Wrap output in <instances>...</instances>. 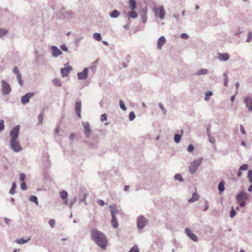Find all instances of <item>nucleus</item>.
Segmentation results:
<instances>
[{
    "mask_svg": "<svg viewBox=\"0 0 252 252\" xmlns=\"http://www.w3.org/2000/svg\"><path fill=\"white\" fill-rule=\"evenodd\" d=\"M236 214V211L234 210V208L233 207H231V210L230 212V217L231 218H234Z\"/></svg>",
    "mask_w": 252,
    "mask_h": 252,
    "instance_id": "ea45409f",
    "label": "nucleus"
},
{
    "mask_svg": "<svg viewBox=\"0 0 252 252\" xmlns=\"http://www.w3.org/2000/svg\"><path fill=\"white\" fill-rule=\"evenodd\" d=\"M244 102L246 107L248 108L249 111H252V97L250 96L244 98Z\"/></svg>",
    "mask_w": 252,
    "mask_h": 252,
    "instance_id": "2eb2a0df",
    "label": "nucleus"
},
{
    "mask_svg": "<svg viewBox=\"0 0 252 252\" xmlns=\"http://www.w3.org/2000/svg\"><path fill=\"white\" fill-rule=\"evenodd\" d=\"M25 174L24 173L20 174L19 178L21 181H24L25 180Z\"/></svg>",
    "mask_w": 252,
    "mask_h": 252,
    "instance_id": "e2e57ef3",
    "label": "nucleus"
},
{
    "mask_svg": "<svg viewBox=\"0 0 252 252\" xmlns=\"http://www.w3.org/2000/svg\"><path fill=\"white\" fill-rule=\"evenodd\" d=\"M82 125L84 128V133L86 138H89L91 134V130L90 128V124L88 122H83Z\"/></svg>",
    "mask_w": 252,
    "mask_h": 252,
    "instance_id": "9b49d317",
    "label": "nucleus"
},
{
    "mask_svg": "<svg viewBox=\"0 0 252 252\" xmlns=\"http://www.w3.org/2000/svg\"><path fill=\"white\" fill-rule=\"evenodd\" d=\"M185 232L188 237H189L193 241L196 242L198 241V238L197 236L195 234L192 233L191 230L189 228H186Z\"/></svg>",
    "mask_w": 252,
    "mask_h": 252,
    "instance_id": "ddd939ff",
    "label": "nucleus"
},
{
    "mask_svg": "<svg viewBox=\"0 0 252 252\" xmlns=\"http://www.w3.org/2000/svg\"><path fill=\"white\" fill-rule=\"evenodd\" d=\"M16 184L15 182H13L12 183V186H11V188L9 192V193L11 194V195H13L15 193L16 191H15V189L16 188Z\"/></svg>",
    "mask_w": 252,
    "mask_h": 252,
    "instance_id": "c756f323",
    "label": "nucleus"
},
{
    "mask_svg": "<svg viewBox=\"0 0 252 252\" xmlns=\"http://www.w3.org/2000/svg\"><path fill=\"white\" fill-rule=\"evenodd\" d=\"M85 143H87L88 145V146H89L90 148H91V149H95L98 147L97 146V142H95L94 143H93V142H90L86 141Z\"/></svg>",
    "mask_w": 252,
    "mask_h": 252,
    "instance_id": "bb28decb",
    "label": "nucleus"
},
{
    "mask_svg": "<svg viewBox=\"0 0 252 252\" xmlns=\"http://www.w3.org/2000/svg\"><path fill=\"white\" fill-rule=\"evenodd\" d=\"M248 165L246 164H244L240 167L239 169H240L241 171H245L247 170L248 169Z\"/></svg>",
    "mask_w": 252,
    "mask_h": 252,
    "instance_id": "603ef678",
    "label": "nucleus"
},
{
    "mask_svg": "<svg viewBox=\"0 0 252 252\" xmlns=\"http://www.w3.org/2000/svg\"><path fill=\"white\" fill-rule=\"evenodd\" d=\"M252 40V32H249L248 34V37L246 39V41L248 42H250Z\"/></svg>",
    "mask_w": 252,
    "mask_h": 252,
    "instance_id": "8fccbe9b",
    "label": "nucleus"
},
{
    "mask_svg": "<svg viewBox=\"0 0 252 252\" xmlns=\"http://www.w3.org/2000/svg\"><path fill=\"white\" fill-rule=\"evenodd\" d=\"M74 13L72 11H65L63 14V17L64 19H69L73 17Z\"/></svg>",
    "mask_w": 252,
    "mask_h": 252,
    "instance_id": "412c9836",
    "label": "nucleus"
},
{
    "mask_svg": "<svg viewBox=\"0 0 252 252\" xmlns=\"http://www.w3.org/2000/svg\"><path fill=\"white\" fill-rule=\"evenodd\" d=\"M208 73V70L207 69H201L198 70L194 73L195 75L200 76L202 75H205Z\"/></svg>",
    "mask_w": 252,
    "mask_h": 252,
    "instance_id": "5701e85b",
    "label": "nucleus"
},
{
    "mask_svg": "<svg viewBox=\"0 0 252 252\" xmlns=\"http://www.w3.org/2000/svg\"><path fill=\"white\" fill-rule=\"evenodd\" d=\"M34 94V93L33 92H29L26 93L25 95L22 96L21 97V102L23 104H26L28 103L30 98L32 97Z\"/></svg>",
    "mask_w": 252,
    "mask_h": 252,
    "instance_id": "9d476101",
    "label": "nucleus"
},
{
    "mask_svg": "<svg viewBox=\"0 0 252 252\" xmlns=\"http://www.w3.org/2000/svg\"><path fill=\"white\" fill-rule=\"evenodd\" d=\"M119 105L120 108L124 111H126L127 108L125 105L124 102L122 100L119 101Z\"/></svg>",
    "mask_w": 252,
    "mask_h": 252,
    "instance_id": "4c0bfd02",
    "label": "nucleus"
},
{
    "mask_svg": "<svg viewBox=\"0 0 252 252\" xmlns=\"http://www.w3.org/2000/svg\"><path fill=\"white\" fill-rule=\"evenodd\" d=\"M199 198V195L197 192H193L192 197L188 200L189 202H194L197 200Z\"/></svg>",
    "mask_w": 252,
    "mask_h": 252,
    "instance_id": "b1692460",
    "label": "nucleus"
},
{
    "mask_svg": "<svg viewBox=\"0 0 252 252\" xmlns=\"http://www.w3.org/2000/svg\"><path fill=\"white\" fill-rule=\"evenodd\" d=\"M49 224L51 228H53L55 224V220L54 219L50 220L49 221Z\"/></svg>",
    "mask_w": 252,
    "mask_h": 252,
    "instance_id": "6e6d98bb",
    "label": "nucleus"
},
{
    "mask_svg": "<svg viewBox=\"0 0 252 252\" xmlns=\"http://www.w3.org/2000/svg\"><path fill=\"white\" fill-rule=\"evenodd\" d=\"M13 72L14 74H16V76L19 74H21V73L20 72L17 66H14L13 69Z\"/></svg>",
    "mask_w": 252,
    "mask_h": 252,
    "instance_id": "de8ad7c7",
    "label": "nucleus"
},
{
    "mask_svg": "<svg viewBox=\"0 0 252 252\" xmlns=\"http://www.w3.org/2000/svg\"><path fill=\"white\" fill-rule=\"evenodd\" d=\"M240 131H241V132L243 134H245L246 133V132L245 131V128L242 125H240Z\"/></svg>",
    "mask_w": 252,
    "mask_h": 252,
    "instance_id": "680f3d73",
    "label": "nucleus"
},
{
    "mask_svg": "<svg viewBox=\"0 0 252 252\" xmlns=\"http://www.w3.org/2000/svg\"><path fill=\"white\" fill-rule=\"evenodd\" d=\"M166 41L165 38L164 36H160L158 41L157 48L158 49H161L162 46L165 44Z\"/></svg>",
    "mask_w": 252,
    "mask_h": 252,
    "instance_id": "a211bd4d",
    "label": "nucleus"
},
{
    "mask_svg": "<svg viewBox=\"0 0 252 252\" xmlns=\"http://www.w3.org/2000/svg\"><path fill=\"white\" fill-rule=\"evenodd\" d=\"M75 111L77 116L80 118L81 117V100L80 99H77L76 100Z\"/></svg>",
    "mask_w": 252,
    "mask_h": 252,
    "instance_id": "f8f14e48",
    "label": "nucleus"
},
{
    "mask_svg": "<svg viewBox=\"0 0 252 252\" xmlns=\"http://www.w3.org/2000/svg\"><path fill=\"white\" fill-rule=\"evenodd\" d=\"M174 179L176 180H178L180 182H183L184 181L183 178L182 177L181 174H176L174 176Z\"/></svg>",
    "mask_w": 252,
    "mask_h": 252,
    "instance_id": "c9c22d12",
    "label": "nucleus"
},
{
    "mask_svg": "<svg viewBox=\"0 0 252 252\" xmlns=\"http://www.w3.org/2000/svg\"><path fill=\"white\" fill-rule=\"evenodd\" d=\"M208 138H209V141L211 143L213 144L216 142V140H215V138L214 137L210 135V136H208Z\"/></svg>",
    "mask_w": 252,
    "mask_h": 252,
    "instance_id": "bf43d9fd",
    "label": "nucleus"
},
{
    "mask_svg": "<svg viewBox=\"0 0 252 252\" xmlns=\"http://www.w3.org/2000/svg\"><path fill=\"white\" fill-rule=\"evenodd\" d=\"M4 129V124L3 120H0V132Z\"/></svg>",
    "mask_w": 252,
    "mask_h": 252,
    "instance_id": "09e8293b",
    "label": "nucleus"
},
{
    "mask_svg": "<svg viewBox=\"0 0 252 252\" xmlns=\"http://www.w3.org/2000/svg\"><path fill=\"white\" fill-rule=\"evenodd\" d=\"M109 208L111 209L110 212L112 216L111 224L113 227L117 228L119 224L116 216L120 214V211L118 210H113V207L111 205L109 206Z\"/></svg>",
    "mask_w": 252,
    "mask_h": 252,
    "instance_id": "39448f33",
    "label": "nucleus"
},
{
    "mask_svg": "<svg viewBox=\"0 0 252 252\" xmlns=\"http://www.w3.org/2000/svg\"><path fill=\"white\" fill-rule=\"evenodd\" d=\"M194 149V146L192 144H189L188 147V151L189 153H191Z\"/></svg>",
    "mask_w": 252,
    "mask_h": 252,
    "instance_id": "3c124183",
    "label": "nucleus"
},
{
    "mask_svg": "<svg viewBox=\"0 0 252 252\" xmlns=\"http://www.w3.org/2000/svg\"><path fill=\"white\" fill-rule=\"evenodd\" d=\"M60 47L61 49L64 52H67L68 51V48L64 44H62Z\"/></svg>",
    "mask_w": 252,
    "mask_h": 252,
    "instance_id": "13d9d810",
    "label": "nucleus"
},
{
    "mask_svg": "<svg viewBox=\"0 0 252 252\" xmlns=\"http://www.w3.org/2000/svg\"><path fill=\"white\" fill-rule=\"evenodd\" d=\"M20 126L17 125L14 126L10 131V146L13 151L18 153L22 150L18 138L20 133Z\"/></svg>",
    "mask_w": 252,
    "mask_h": 252,
    "instance_id": "f257e3e1",
    "label": "nucleus"
},
{
    "mask_svg": "<svg viewBox=\"0 0 252 252\" xmlns=\"http://www.w3.org/2000/svg\"><path fill=\"white\" fill-rule=\"evenodd\" d=\"M213 95V93L212 91H208L205 93V96L204 99L206 101L210 99V97Z\"/></svg>",
    "mask_w": 252,
    "mask_h": 252,
    "instance_id": "e433bc0d",
    "label": "nucleus"
},
{
    "mask_svg": "<svg viewBox=\"0 0 252 252\" xmlns=\"http://www.w3.org/2000/svg\"><path fill=\"white\" fill-rule=\"evenodd\" d=\"M53 83L57 87H61L62 85L61 80L57 78L53 80Z\"/></svg>",
    "mask_w": 252,
    "mask_h": 252,
    "instance_id": "c85d7f7f",
    "label": "nucleus"
},
{
    "mask_svg": "<svg viewBox=\"0 0 252 252\" xmlns=\"http://www.w3.org/2000/svg\"><path fill=\"white\" fill-rule=\"evenodd\" d=\"M43 117H44V111L42 110L40 114L38 115V125H41L43 123Z\"/></svg>",
    "mask_w": 252,
    "mask_h": 252,
    "instance_id": "473e14b6",
    "label": "nucleus"
},
{
    "mask_svg": "<svg viewBox=\"0 0 252 252\" xmlns=\"http://www.w3.org/2000/svg\"><path fill=\"white\" fill-rule=\"evenodd\" d=\"M21 189L22 190H26L27 189V184L25 182H23L21 184Z\"/></svg>",
    "mask_w": 252,
    "mask_h": 252,
    "instance_id": "4d7b16f0",
    "label": "nucleus"
},
{
    "mask_svg": "<svg viewBox=\"0 0 252 252\" xmlns=\"http://www.w3.org/2000/svg\"><path fill=\"white\" fill-rule=\"evenodd\" d=\"M79 196H83V198L82 199H80L79 203H81L82 202H85L86 204H87L86 201V199L87 197L86 194L85 193H84L83 191H81L79 193Z\"/></svg>",
    "mask_w": 252,
    "mask_h": 252,
    "instance_id": "f704fd0d",
    "label": "nucleus"
},
{
    "mask_svg": "<svg viewBox=\"0 0 252 252\" xmlns=\"http://www.w3.org/2000/svg\"><path fill=\"white\" fill-rule=\"evenodd\" d=\"M72 69V67L70 65H67V67L62 68L61 69V73L63 77H64L67 76L69 72Z\"/></svg>",
    "mask_w": 252,
    "mask_h": 252,
    "instance_id": "dca6fc26",
    "label": "nucleus"
},
{
    "mask_svg": "<svg viewBox=\"0 0 252 252\" xmlns=\"http://www.w3.org/2000/svg\"><path fill=\"white\" fill-rule=\"evenodd\" d=\"M16 77H17V79L19 84L21 86H22L23 85V82L22 79V75L19 74V75H18L17 76H16Z\"/></svg>",
    "mask_w": 252,
    "mask_h": 252,
    "instance_id": "a19ab883",
    "label": "nucleus"
},
{
    "mask_svg": "<svg viewBox=\"0 0 252 252\" xmlns=\"http://www.w3.org/2000/svg\"><path fill=\"white\" fill-rule=\"evenodd\" d=\"M1 83L2 93L5 95L9 94L11 92V88L9 84L4 80L1 81Z\"/></svg>",
    "mask_w": 252,
    "mask_h": 252,
    "instance_id": "6e6552de",
    "label": "nucleus"
},
{
    "mask_svg": "<svg viewBox=\"0 0 252 252\" xmlns=\"http://www.w3.org/2000/svg\"><path fill=\"white\" fill-rule=\"evenodd\" d=\"M136 1L135 0H129V7L131 10H134L136 8Z\"/></svg>",
    "mask_w": 252,
    "mask_h": 252,
    "instance_id": "a878e982",
    "label": "nucleus"
},
{
    "mask_svg": "<svg viewBox=\"0 0 252 252\" xmlns=\"http://www.w3.org/2000/svg\"><path fill=\"white\" fill-rule=\"evenodd\" d=\"M77 197L76 196L69 203V207L70 209L72 208V206L77 202Z\"/></svg>",
    "mask_w": 252,
    "mask_h": 252,
    "instance_id": "c03bdc74",
    "label": "nucleus"
},
{
    "mask_svg": "<svg viewBox=\"0 0 252 252\" xmlns=\"http://www.w3.org/2000/svg\"><path fill=\"white\" fill-rule=\"evenodd\" d=\"M248 177V178H252V170H249Z\"/></svg>",
    "mask_w": 252,
    "mask_h": 252,
    "instance_id": "338daca9",
    "label": "nucleus"
},
{
    "mask_svg": "<svg viewBox=\"0 0 252 252\" xmlns=\"http://www.w3.org/2000/svg\"><path fill=\"white\" fill-rule=\"evenodd\" d=\"M107 115L106 114H103L100 116V120L101 122H104L107 120Z\"/></svg>",
    "mask_w": 252,
    "mask_h": 252,
    "instance_id": "864d4df0",
    "label": "nucleus"
},
{
    "mask_svg": "<svg viewBox=\"0 0 252 252\" xmlns=\"http://www.w3.org/2000/svg\"><path fill=\"white\" fill-rule=\"evenodd\" d=\"M248 199V193L243 190H241L236 196V199L240 207H244L246 205V201Z\"/></svg>",
    "mask_w": 252,
    "mask_h": 252,
    "instance_id": "7ed1b4c3",
    "label": "nucleus"
},
{
    "mask_svg": "<svg viewBox=\"0 0 252 252\" xmlns=\"http://www.w3.org/2000/svg\"><path fill=\"white\" fill-rule=\"evenodd\" d=\"M224 184L225 182L223 180L221 181L218 185V189L219 194H221L222 192L224 190Z\"/></svg>",
    "mask_w": 252,
    "mask_h": 252,
    "instance_id": "aec40b11",
    "label": "nucleus"
},
{
    "mask_svg": "<svg viewBox=\"0 0 252 252\" xmlns=\"http://www.w3.org/2000/svg\"><path fill=\"white\" fill-rule=\"evenodd\" d=\"M29 200L30 201L35 203L36 205L38 204V198L35 195H31Z\"/></svg>",
    "mask_w": 252,
    "mask_h": 252,
    "instance_id": "2f4dec72",
    "label": "nucleus"
},
{
    "mask_svg": "<svg viewBox=\"0 0 252 252\" xmlns=\"http://www.w3.org/2000/svg\"><path fill=\"white\" fill-rule=\"evenodd\" d=\"M218 59L220 61L225 62L227 61L229 58V55L228 53H218Z\"/></svg>",
    "mask_w": 252,
    "mask_h": 252,
    "instance_id": "f3484780",
    "label": "nucleus"
},
{
    "mask_svg": "<svg viewBox=\"0 0 252 252\" xmlns=\"http://www.w3.org/2000/svg\"><path fill=\"white\" fill-rule=\"evenodd\" d=\"M89 68L85 67L82 72L77 73V77L79 80H86L88 77Z\"/></svg>",
    "mask_w": 252,
    "mask_h": 252,
    "instance_id": "1a4fd4ad",
    "label": "nucleus"
},
{
    "mask_svg": "<svg viewBox=\"0 0 252 252\" xmlns=\"http://www.w3.org/2000/svg\"><path fill=\"white\" fill-rule=\"evenodd\" d=\"M91 238L99 247L103 250L106 249L107 240L106 235L102 232L94 228L91 231Z\"/></svg>",
    "mask_w": 252,
    "mask_h": 252,
    "instance_id": "f03ea898",
    "label": "nucleus"
},
{
    "mask_svg": "<svg viewBox=\"0 0 252 252\" xmlns=\"http://www.w3.org/2000/svg\"><path fill=\"white\" fill-rule=\"evenodd\" d=\"M209 208V204H208V201L207 200H205V209H204V211H207Z\"/></svg>",
    "mask_w": 252,
    "mask_h": 252,
    "instance_id": "0e129e2a",
    "label": "nucleus"
},
{
    "mask_svg": "<svg viewBox=\"0 0 252 252\" xmlns=\"http://www.w3.org/2000/svg\"><path fill=\"white\" fill-rule=\"evenodd\" d=\"M183 134V130L182 129L181 130V133H177L175 134L174 137V140L176 143H179L181 140L182 135Z\"/></svg>",
    "mask_w": 252,
    "mask_h": 252,
    "instance_id": "6ab92c4d",
    "label": "nucleus"
},
{
    "mask_svg": "<svg viewBox=\"0 0 252 252\" xmlns=\"http://www.w3.org/2000/svg\"><path fill=\"white\" fill-rule=\"evenodd\" d=\"M148 220L144 216H140L137 219V227L139 229H143L147 224Z\"/></svg>",
    "mask_w": 252,
    "mask_h": 252,
    "instance_id": "0eeeda50",
    "label": "nucleus"
},
{
    "mask_svg": "<svg viewBox=\"0 0 252 252\" xmlns=\"http://www.w3.org/2000/svg\"><path fill=\"white\" fill-rule=\"evenodd\" d=\"M128 252H139L138 246L137 245L134 246Z\"/></svg>",
    "mask_w": 252,
    "mask_h": 252,
    "instance_id": "79ce46f5",
    "label": "nucleus"
},
{
    "mask_svg": "<svg viewBox=\"0 0 252 252\" xmlns=\"http://www.w3.org/2000/svg\"><path fill=\"white\" fill-rule=\"evenodd\" d=\"M135 118V115L134 112H130L129 114L128 118L129 121H133Z\"/></svg>",
    "mask_w": 252,
    "mask_h": 252,
    "instance_id": "37998d69",
    "label": "nucleus"
},
{
    "mask_svg": "<svg viewBox=\"0 0 252 252\" xmlns=\"http://www.w3.org/2000/svg\"><path fill=\"white\" fill-rule=\"evenodd\" d=\"M31 238H29L27 239H24L23 238L18 239L15 241V242L18 244H24L27 243L30 240Z\"/></svg>",
    "mask_w": 252,
    "mask_h": 252,
    "instance_id": "4be33fe9",
    "label": "nucleus"
},
{
    "mask_svg": "<svg viewBox=\"0 0 252 252\" xmlns=\"http://www.w3.org/2000/svg\"><path fill=\"white\" fill-rule=\"evenodd\" d=\"M98 204L101 206H103L105 204V202L103 200L99 199L97 201Z\"/></svg>",
    "mask_w": 252,
    "mask_h": 252,
    "instance_id": "69168bd1",
    "label": "nucleus"
},
{
    "mask_svg": "<svg viewBox=\"0 0 252 252\" xmlns=\"http://www.w3.org/2000/svg\"><path fill=\"white\" fill-rule=\"evenodd\" d=\"M51 50L52 52V56L54 58H57L63 54V52L57 46H52L51 47Z\"/></svg>",
    "mask_w": 252,
    "mask_h": 252,
    "instance_id": "4468645a",
    "label": "nucleus"
},
{
    "mask_svg": "<svg viewBox=\"0 0 252 252\" xmlns=\"http://www.w3.org/2000/svg\"><path fill=\"white\" fill-rule=\"evenodd\" d=\"M120 14V12L117 10H114L110 13V16L113 18H117Z\"/></svg>",
    "mask_w": 252,
    "mask_h": 252,
    "instance_id": "393cba45",
    "label": "nucleus"
},
{
    "mask_svg": "<svg viewBox=\"0 0 252 252\" xmlns=\"http://www.w3.org/2000/svg\"><path fill=\"white\" fill-rule=\"evenodd\" d=\"M93 37L94 39H95L97 41H100L101 40V35L100 33L95 32L93 35Z\"/></svg>",
    "mask_w": 252,
    "mask_h": 252,
    "instance_id": "72a5a7b5",
    "label": "nucleus"
},
{
    "mask_svg": "<svg viewBox=\"0 0 252 252\" xmlns=\"http://www.w3.org/2000/svg\"><path fill=\"white\" fill-rule=\"evenodd\" d=\"M224 80H228V76L226 73H224L223 74Z\"/></svg>",
    "mask_w": 252,
    "mask_h": 252,
    "instance_id": "774afa93",
    "label": "nucleus"
},
{
    "mask_svg": "<svg viewBox=\"0 0 252 252\" xmlns=\"http://www.w3.org/2000/svg\"><path fill=\"white\" fill-rule=\"evenodd\" d=\"M60 196L62 199L68 198V193L66 191L63 190L60 192Z\"/></svg>",
    "mask_w": 252,
    "mask_h": 252,
    "instance_id": "cd10ccee",
    "label": "nucleus"
},
{
    "mask_svg": "<svg viewBox=\"0 0 252 252\" xmlns=\"http://www.w3.org/2000/svg\"><path fill=\"white\" fill-rule=\"evenodd\" d=\"M181 37L183 39H186L189 38V35L186 33H182L181 34Z\"/></svg>",
    "mask_w": 252,
    "mask_h": 252,
    "instance_id": "052dcab7",
    "label": "nucleus"
},
{
    "mask_svg": "<svg viewBox=\"0 0 252 252\" xmlns=\"http://www.w3.org/2000/svg\"><path fill=\"white\" fill-rule=\"evenodd\" d=\"M94 64H95V63L94 62L93 63V64L89 68L93 73H94L96 70V66H95Z\"/></svg>",
    "mask_w": 252,
    "mask_h": 252,
    "instance_id": "a18cd8bd",
    "label": "nucleus"
},
{
    "mask_svg": "<svg viewBox=\"0 0 252 252\" xmlns=\"http://www.w3.org/2000/svg\"><path fill=\"white\" fill-rule=\"evenodd\" d=\"M128 19L130 18L135 19L137 17L138 15L136 12L134 11L133 10H132L131 11H130L128 13Z\"/></svg>",
    "mask_w": 252,
    "mask_h": 252,
    "instance_id": "7c9ffc66",
    "label": "nucleus"
},
{
    "mask_svg": "<svg viewBox=\"0 0 252 252\" xmlns=\"http://www.w3.org/2000/svg\"><path fill=\"white\" fill-rule=\"evenodd\" d=\"M158 106H159V107L160 108V109L162 110V111L163 112V113L165 115L166 113V112L167 111L164 109V107H163V105H162V103H159L158 104Z\"/></svg>",
    "mask_w": 252,
    "mask_h": 252,
    "instance_id": "5fc2aeb1",
    "label": "nucleus"
},
{
    "mask_svg": "<svg viewBox=\"0 0 252 252\" xmlns=\"http://www.w3.org/2000/svg\"><path fill=\"white\" fill-rule=\"evenodd\" d=\"M142 21L143 23H145L147 20V16L146 11L143 12V14L141 15Z\"/></svg>",
    "mask_w": 252,
    "mask_h": 252,
    "instance_id": "58836bf2",
    "label": "nucleus"
},
{
    "mask_svg": "<svg viewBox=\"0 0 252 252\" xmlns=\"http://www.w3.org/2000/svg\"><path fill=\"white\" fill-rule=\"evenodd\" d=\"M154 11L156 17H158L160 19H163L164 18L165 11L163 6L155 8Z\"/></svg>",
    "mask_w": 252,
    "mask_h": 252,
    "instance_id": "423d86ee",
    "label": "nucleus"
},
{
    "mask_svg": "<svg viewBox=\"0 0 252 252\" xmlns=\"http://www.w3.org/2000/svg\"><path fill=\"white\" fill-rule=\"evenodd\" d=\"M203 158H199L193 160L190 164L189 167V172L191 174H194L196 172L199 166L202 162Z\"/></svg>",
    "mask_w": 252,
    "mask_h": 252,
    "instance_id": "20e7f679",
    "label": "nucleus"
},
{
    "mask_svg": "<svg viewBox=\"0 0 252 252\" xmlns=\"http://www.w3.org/2000/svg\"><path fill=\"white\" fill-rule=\"evenodd\" d=\"M7 33V31L3 29H0V37L5 35Z\"/></svg>",
    "mask_w": 252,
    "mask_h": 252,
    "instance_id": "49530a36",
    "label": "nucleus"
}]
</instances>
